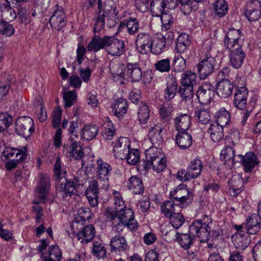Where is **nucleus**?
<instances>
[{
    "mask_svg": "<svg viewBox=\"0 0 261 261\" xmlns=\"http://www.w3.org/2000/svg\"><path fill=\"white\" fill-rule=\"evenodd\" d=\"M104 215L107 221L112 222L115 230L118 232L121 231L125 226L133 230L137 227V223L131 209H125L122 212L116 213L113 208L108 207L106 209Z\"/></svg>",
    "mask_w": 261,
    "mask_h": 261,
    "instance_id": "obj_1",
    "label": "nucleus"
},
{
    "mask_svg": "<svg viewBox=\"0 0 261 261\" xmlns=\"http://www.w3.org/2000/svg\"><path fill=\"white\" fill-rule=\"evenodd\" d=\"M145 156L146 160L139 165V168L141 170L147 171L152 167L154 171L159 173L166 167V159L160 149L156 147H152L146 150Z\"/></svg>",
    "mask_w": 261,
    "mask_h": 261,
    "instance_id": "obj_2",
    "label": "nucleus"
},
{
    "mask_svg": "<svg viewBox=\"0 0 261 261\" xmlns=\"http://www.w3.org/2000/svg\"><path fill=\"white\" fill-rule=\"evenodd\" d=\"M54 176L57 180L56 186L60 188V191L63 195L67 197L75 193V185L72 181L67 180L65 177L66 171L62 172L60 159L58 158L54 168Z\"/></svg>",
    "mask_w": 261,
    "mask_h": 261,
    "instance_id": "obj_3",
    "label": "nucleus"
},
{
    "mask_svg": "<svg viewBox=\"0 0 261 261\" xmlns=\"http://www.w3.org/2000/svg\"><path fill=\"white\" fill-rule=\"evenodd\" d=\"M164 4V0H152L150 7L154 16H161L162 31H167L173 25L174 18L171 14L163 13L166 8Z\"/></svg>",
    "mask_w": 261,
    "mask_h": 261,
    "instance_id": "obj_4",
    "label": "nucleus"
},
{
    "mask_svg": "<svg viewBox=\"0 0 261 261\" xmlns=\"http://www.w3.org/2000/svg\"><path fill=\"white\" fill-rule=\"evenodd\" d=\"M212 221L207 215H204L202 219L194 221L189 227V232L195 233L201 238V242L207 241L210 237Z\"/></svg>",
    "mask_w": 261,
    "mask_h": 261,
    "instance_id": "obj_5",
    "label": "nucleus"
},
{
    "mask_svg": "<svg viewBox=\"0 0 261 261\" xmlns=\"http://www.w3.org/2000/svg\"><path fill=\"white\" fill-rule=\"evenodd\" d=\"M202 168V161L199 159H195L190 162L186 170H179L176 177L184 181L195 178L200 174Z\"/></svg>",
    "mask_w": 261,
    "mask_h": 261,
    "instance_id": "obj_6",
    "label": "nucleus"
},
{
    "mask_svg": "<svg viewBox=\"0 0 261 261\" xmlns=\"http://www.w3.org/2000/svg\"><path fill=\"white\" fill-rule=\"evenodd\" d=\"M244 40L243 35L240 30L229 29L224 38V46L229 51L242 49Z\"/></svg>",
    "mask_w": 261,
    "mask_h": 261,
    "instance_id": "obj_7",
    "label": "nucleus"
},
{
    "mask_svg": "<svg viewBox=\"0 0 261 261\" xmlns=\"http://www.w3.org/2000/svg\"><path fill=\"white\" fill-rule=\"evenodd\" d=\"M49 23L51 27L59 31L67 23V18L62 7L56 5L50 12Z\"/></svg>",
    "mask_w": 261,
    "mask_h": 261,
    "instance_id": "obj_8",
    "label": "nucleus"
},
{
    "mask_svg": "<svg viewBox=\"0 0 261 261\" xmlns=\"http://www.w3.org/2000/svg\"><path fill=\"white\" fill-rule=\"evenodd\" d=\"M170 200L177 202L180 207L185 202H191L193 199V194L189 191L184 185L178 186L169 194Z\"/></svg>",
    "mask_w": 261,
    "mask_h": 261,
    "instance_id": "obj_9",
    "label": "nucleus"
},
{
    "mask_svg": "<svg viewBox=\"0 0 261 261\" xmlns=\"http://www.w3.org/2000/svg\"><path fill=\"white\" fill-rule=\"evenodd\" d=\"M15 131L24 138L30 137L34 131L33 120L28 116L19 117L16 121Z\"/></svg>",
    "mask_w": 261,
    "mask_h": 261,
    "instance_id": "obj_10",
    "label": "nucleus"
},
{
    "mask_svg": "<svg viewBox=\"0 0 261 261\" xmlns=\"http://www.w3.org/2000/svg\"><path fill=\"white\" fill-rule=\"evenodd\" d=\"M105 49L112 56H120L124 52V41L113 36H107Z\"/></svg>",
    "mask_w": 261,
    "mask_h": 261,
    "instance_id": "obj_11",
    "label": "nucleus"
},
{
    "mask_svg": "<svg viewBox=\"0 0 261 261\" xmlns=\"http://www.w3.org/2000/svg\"><path fill=\"white\" fill-rule=\"evenodd\" d=\"M39 178V182L36 187V191L38 194L37 195L38 200L33 201V203L35 204L45 202L47 197L46 194L50 187V178L47 174H40Z\"/></svg>",
    "mask_w": 261,
    "mask_h": 261,
    "instance_id": "obj_12",
    "label": "nucleus"
},
{
    "mask_svg": "<svg viewBox=\"0 0 261 261\" xmlns=\"http://www.w3.org/2000/svg\"><path fill=\"white\" fill-rule=\"evenodd\" d=\"M215 89L211 83H203L196 93L199 101L202 104L209 103L215 95Z\"/></svg>",
    "mask_w": 261,
    "mask_h": 261,
    "instance_id": "obj_13",
    "label": "nucleus"
},
{
    "mask_svg": "<svg viewBox=\"0 0 261 261\" xmlns=\"http://www.w3.org/2000/svg\"><path fill=\"white\" fill-rule=\"evenodd\" d=\"M216 60L213 57H207L197 65L198 72L201 79H204L210 75L214 70Z\"/></svg>",
    "mask_w": 261,
    "mask_h": 261,
    "instance_id": "obj_14",
    "label": "nucleus"
},
{
    "mask_svg": "<svg viewBox=\"0 0 261 261\" xmlns=\"http://www.w3.org/2000/svg\"><path fill=\"white\" fill-rule=\"evenodd\" d=\"M261 3L257 0L248 2L245 7L244 14L251 21H255L260 17Z\"/></svg>",
    "mask_w": 261,
    "mask_h": 261,
    "instance_id": "obj_15",
    "label": "nucleus"
},
{
    "mask_svg": "<svg viewBox=\"0 0 261 261\" xmlns=\"http://www.w3.org/2000/svg\"><path fill=\"white\" fill-rule=\"evenodd\" d=\"M151 35L147 32H140L136 37L135 45L139 53L146 54L149 50Z\"/></svg>",
    "mask_w": 261,
    "mask_h": 261,
    "instance_id": "obj_16",
    "label": "nucleus"
},
{
    "mask_svg": "<svg viewBox=\"0 0 261 261\" xmlns=\"http://www.w3.org/2000/svg\"><path fill=\"white\" fill-rule=\"evenodd\" d=\"M99 182L95 179L90 181L85 192V195L92 207H95L98 205Z\"/></svg>",
    "mask_w": 261,
    "mask_h": 261,
    "instance_id": "obj_17",
    "label": "nucleus"
},
{
    "mask_svg": "<svg viewBox=\"0 0 261 261\" xmlns=\"http://www.w3.org/2000/svg\"><path fill=\"white\" fill-rule=\"evenodd\" d=\"M130 144L127 138L120 137L115 143L113 147V152L116 158L123 160L128 151Z\"/></svg>",
    "mask_w": 261,
    "mask_h": 261,
    "instance_id": "obj_18",
    "label": "nucleus"
},
{
    "mask_svg": "<svg viewBox=\"0 0 261 261\" xmlns=\"http://www.w3.org/2000/svg\"><path fill=\"white\" fill-rule=\"evenodd\" d=\"M248 96V92L245 87L238 88L234 95V107L239 110H245L247 108Z\"/></svg>",
    "mask_w": 261,
    "mask_h": 261,
    "instance_id": "obj_19",
    "label": "nucleus"
},
{
    "mask_svg": "<svg viewBox=\"0 0 261 261\" xmlns=\"http://www.w3.org/2000/svg\"><path fill=\"white\" fill-rule=\"evenodd\" d=\"M97 5L99 11L98 12V17L96 18L93 32L94 34L98 33L99 35L103 34V28L105 27V20L107 12L105 10L104 6L102 5V0H97Z\"/></svg>",
    "mask_w": 261,
    "mask_h": 261,
    "instance_id": "obj_20",
    "label": "nucleus"
},
{
    "mask_svg": "<svg viewBox=\"0 0 261 261\" xmlns=\"http://www.w3.org/2000/svg\"><path fill=\"white\" fill-rule=\"evenodd\" d=\"M165 129L161 124H155L152 127L148 133L149 138L153 145H159L164 141L163 135Z\"/></svg>",
    "mask_w": 261,
    "mask_h": 261,
    "instance_id": "obj_21",
    "label": "nucleus"
},
{
    "mask_svg": "<svg viewBox=\"0 0 261 261\" xmlns=\"http://www.w3.org/2000/svg\"><path fill=\"white\" fill-rule=\"evenodd\" d=\"M244 181L240 174L233 175L228 181V192L231 196L236 197L241 192Z\"/></svg>",
    "mask_w": 261,
    "mask_h": 261,
    "instance_id": "obj_22",
    "label": "nucleus"
},
{
    "mask_svg": "<svg viewBox=\"0 0 261 261\" xmlns=\"http://www.w3.org/2000/svg\"><path fill=\"white\" fill-rule=\"evenodd\" d=\"M80 144V142L74 141L73 138L69 139V142L64 145V151L72 155L75 159L78 160L83 154Z\"/></svg>",
    "mask_w": 261,
    "mask_h": 261,
    "instance_id": "obj_23",
    "label": "nucleus"
},
{
    "mask_svg": "<svg viewBox=\"0 0 261 261\" xmlns=\"http://www.w3.org/2000/svg\"><path fill=\"white\" fill-rule=\"evenodd\" d=\"M175 129L178 132H187L191 124V118L188 114H181L174 119Z\"/></svg>",
    "mask_w": 261,
    "mask_h": 261,
    "instance_id": "obj_24",
    "label": "nucleus"
},
{
    "mask_svg": "<svg viewBox=\"0 0 261 261\" xmlns=\"http://www.w3.org/2000/svg\"><path fill=\"white\" fill-rule=\"evenodd\" d=\"M237 157L240 161L242 162V165L246 172H251L257 164L256 156L253 152L247 153L245 156L238 155Z\"/></svg>",
    "mask_w": 261,
    "mask_h": 261,
    "instance_id": "obj_25",
    "label": "nucleus"
},
{
    "mask_svg": "<svg viewBox=\"0 0 261 261\" xmlns=\"http://www.w3.org/2000/svg\"><path fill=\"white\" fill-rule=\"evenodd\" d=\"M97 180L108 183L109 174L112 168L107 163L103 162L100 159L97 160Z\"/></svg>",
    "mask_w": 261,
    "mask_h": 261,
    "instance_id": "obj_26",
    "label": "nucleus"
},
{
    "mask_svg": "<svg viewBox=\"0 0 261 261\" xmlns=\"http://www.w3.org/2000/svg\"><path fill=\"white\" fill-rule=\"evenodd\" d=\"M258 215L252 214L246 220L245 229L248 234H255L259 231L260 223Z\"/></svg>",
    "mask_w": 261,
    "mask_h": 261,
    "instance_id": "obj_27",
    "label": "nucleus"
},
{
    "mask_svg": "<svg viewBox=\"0 0 261 261\" xmlns=\"http://www.w3.org/2000/svg\"><path fill=\"white\" fill-rule=\"evenodd\" d=\"M233 85L229 80H222L217 85V93L221 98H226L232 94Z\"/></svg>",
    "mask_w": 261,
    "mask_h": 261,
    "instance_id": "obj_28",
    "label": "nucleus"
},
{
    "mask_svg": "<svg viewBox=\"0 0 261 261\" xmlns=\"http://www.w3.org/2000/svg\"><path fill=\"white\" fill-rule=\"evenodd\" d=\"M126 74L132 82H139L142 77V70L138 63H127Z\"/></svg>",
    "mask_w": 261,
    "mask_h": 261,
    "instance_id": "obj_29",
    "label": "nucleus"
},
{
    "mask_svg": "<svg viewBox=\"0 0 261 261\" xmlns=\"http://www.w3.org/2000/svg\"><path fill=\"white\" fill-rule=\"evenodd\" d=\"M95 228L92 225L85 226L76 234L77 239L82 244L88 243L95 237Z\"/></svg>",
    "mask_w": 261,
    "mask_h": 261,
    "instance_id": "obj_30",
    "label": "nucleus"
},
{
    "mask_svg": "<svg viewBox=\"0 0 261 261\" xmlns=\"http://www.w3.org/2000/svg\"><path fill=\"white\" fill-rule=\"evenodd\" d=\"M165 44L166 41L164 40L163 35H158L152 38L149 50L155 55L160 54L165 48Z\"/></svg>",
    "mask_w": 261,
    "mask_h": 261,
    "instance_id": "obj_31",
    "label": "nucleus"
},
{
    "mask_svg": "<svg viewBox=\"0 0 261 261\" xmlns=\"http://www.w3.org/2000/svg\"><path fill=\"white\" fill-rule=\"evenodd\" d=\"M107 39V36L100 38V35L94 34V37L88 45V50L96 52L102 48L105 49Z\"/></svg>",
    "mask_w": 261,
    "mask_h": 261,
    "instance_id": "obj_32",
    "label": "nucleus"
},
{
    "mask_svg": "<svg viewBox=\"0 0 261 261\" xmlns=\"http://www.w3.org/2000/svg\"><path fill=\"white\" fill-rule=\"evenodd\" d=\"M3 154L7 159L18 158L21 155L23 158H27V148L25 147L17 148L7 146L3 151Z\"/></svg>",
    "mask_w": 261,
    "mask_h": 261,
    "instance_id": "obj_33",
    "label": "nucleus"
},
{
    "mask_svg": "<svg viewBox=\"0 0 261 261\" xmlns=\"http://www.w3.org/2000/svg\"><path fill=\"white\" fill-rule=\"evenodd\" d=\"M111 250L115 252H123L128 249V245L124 237L116 235L111 240Z\"/></svg>",
    "mask_w": 261,
    "mask_h": 261,
    "instance_id": "obj_34",
    "label": "nucleus"
},
{
    "mask_svg": "<svg viewBox=\"0 0 261 261\" xmlns=\"http://www.w3.org/2000/svg\"><path fill=\"white\" fill-rule=\"evenodd\" d=\"M128 188L135 194H142L144 191L142 179L137 176H132L129 178Z\"/></svg>",
    "mask_w": 261,
    "mask_h": 261,
    "instance_id": "obj_35",
    "label": "nucleus"
},
{
    "mask_svg": "<svg viewBox=\"0 0 261 261\" xmlns=\"http://www.w3.org/2000/svg\"><path fill=\"white\" fill-rule=\"evenodd\" d=\"M195 118L200 124H206L211 120L210 111L203 107L200 106L195 109Z\"/></svg>",
    "mask_w": 261,
    "mask_h": 261,
    "instance_id": "obj_36",
    "label": "nucleus"
},
{
    "mask_svg": "<svg viewBox=\"0 0 261 261\" xmlns=\"http://www.w3.org/2000/svg\"><path fill=\"white\" fill-rule=\"evenodd\" d=\"M175 140L178 146L181 149H186L192 145V137L187 132H178Z\"/></svg>",
    "mask_w": 261,
    "mask_h": 261,
    "instance_id": "obj_37",
    "label": "nucleus"
},
{
    "mask_svg": "<svg viewBox=\"0 0 261 261\" xmlns=\"http://www.w3.org/2000/svg\"><path fill=\"white\" fill-rule=\"evenodd\" d=\"M112 112L117 117H122L127 112V101L123 98L116 100L112 105Z\"/></svg>",
    "mask_w": 261,
    "mask_h": 261,
    "instance_id": "obj_38",
    "label": "nucleus"
},
{
    "mask_svg": "<svg viewBox=\"0 0 261 261\" xmlns=\"http://www.w3.org/2000/svg\"><path fill=\"white\" fill-rule=\"evenodd\" d=\"M230 51V61L231 65L235 68H240L246 56L245 52L242 48Z\"/></svg>",
    "mask_w": 261,
    "mask_h": 261,
    "instance_id": "obj_39",
    "label": "nucleus"
},
{
    "mask_svg": "<svg viewBox=\"0 0 261 261\" xmlns=\"http://www.w3.org/2000/svg\"><path fill=\"white\" fill-rule=\"evenodd\" d=\"M179 233L176 234V241L184 249H188L192 245L195 240V233Z\"/></svg>",
    "mask_w": 261,
    "mask_h": 261,
    "instance_id": "obj_40",
    "label": "nucleus"
},
{
    "mask_svg": "<svg viewBox=\"0 0 261 261\" xmlns=\"http://www.w3.org/2000/svg\"><path fill=\"white\" fill-rule=\"evenodd\" d=\"M211 139L215 142L220 141L224 137L223 127L215 123L211 124L208 129Z\"/></svg>",
    "mask_w": 261,
    "mask_h": 261,
    "instance_id": "obj_41",
    "label": "nucleus"
},
{
    "mask_svg": "<svg viewBox=\"0 0 261 261\" xmlns=\"http://www.w3.org/2000/svg\"><path fill=\"white\" fill-rule=\"evenodd\" d=\"M191 44L189 36L186 33L180 34L176 41L175 49L178 53L184 52Z\"/></svg>",
    "mask_w": 261,
    "mask_h": 261,
    "instance_id": "obj_42",
    "label": "nucleus"
},
{
    "mask_svg": "<svg viewBox=\"0 0 261 261\" xmlns=\"http://www.w3.org/2000/svg\"><path fill=\"white\" fill-rule=\"evenodd\" d=\"M177 90V83L175 79L172 78L167 82V87L165 90L164 97L167 101H170L173 98Z\"/></svg>",
    "mask_w": 261,
    "mask_h": 261,
    "instance_id": "obj_43",
    "label": "nucleus"
},
{
    "mask_svg": "<svg viewBox=\"0 0 261 261\" xmlns=\"http://www.w3.org/2000/svg\"><path fill=\"white\" fill-rule=\"evenodd\" d=\"M215 117L216 120L215 124L223 127L229 123L230 120L229 113L224 108H222L218 111L215 113Z\"/></svg>",
    "mask_w": 261,
    "mask_h": 261,
    "instance_id": "obj_44",
    "label": "nucleus"
},
{
    "mask_svg": "<svg viewBox=\"0 0 261 261\" xmlns=\"http://www.w3.org/2000/svg\"><path fill=\"white\" fill-rule=\"evenodd\" d=\"M175 202L173 200H167L161 205V212L165 217H168L176 213V208L180 207L179 204Z\"/></svg>",
    "mask_w": 261,
    "mask_h": 261,
    "instance_id": "obj_45",
    "label": "nucleus"
},
{
    "mask_svg": "<svg viewBox=\"0 0 261 261\" xmlns=\"http://www.w3.org/2000/svg\"><path fill=\"white\" fill-rule=\"evenodd\" d=\"M98 127L95 125H85L82 130L81 138L89 141L93 139L97 135Z\"/></svg>",
    "mask_w": 261,
    "mask_h": 261,
    "instance_id": "obj_46",
    "label": "nucleus"
},
{
    "mask_svg": "<svg viewBox=\"0 0 261 261\" xmlns=\"http://www.w3.org/2000/svg\"><path fill=\"white\" fill-rule=\"evenodd\" d=\"M103 131L102 135L106 140H111L115 133V129L111 121L108 118L101 125Z\"/></svg>",
    "mask_w": 261,
    "mask_h": 261,
    "instance_id": "obj_47",
    "label": "nucleus"
},
{
    "mask_svg": "<svg viewBox=\"0 0 261 261\" xmlns=\"http://www.w3.org/2000/svg\"><path fill=\"white\" fill-rule=\"evenodd\" d=\"M197 76L195 73L191 71H186L181 76V83L186 86H190L194 88L196 85Z\"/></svg>",
    "mask_w": 261,
    "mask_h": 261,
    "instance_id": "obj_48",
    "label": "nucleus"
},
{
    "mask_svg": "<svg viewBox=\"0 0 261 261\" xmlns=\"http://www.w3.org/2000/svg\"><path fill=\"white\" fill-rule=\"evenodd\" d=\"M232 238L236 248L240 250L245 249L248 245V236L242 231L236 233Z\"/></svg>",
    "mask_w": 261,
    "mask_h": 261,
    "instance_id": "obj_49",
    "label": "nucleus"
},
{
    "mask_svg": "<svg viewBox=\"0 0 261 261\" xmlns=\"http://www.w3.org/2000/svg\"><path fill=\"white\" fill-rule=\"evenodd\" d=\"M220 158L222 160L230 161L232 165L234 164L237 162H239L238 160H236V159L238 158V157L235 156L234 150L232 147L229 146H226L222 149L220 154Z\"/></svg>",
    "mask_w": 261,
    "mask_h": 261,
    "instance_id": "obj_50",
    "label": "nucleus"
},
{
    "mask_svg": "<svg viewBox=\"0 0 261 261\" xmlns=\"http://www.w3.org/2000/svg\"><path fill=\"white\" fill-rule=\"evenodd\" d=\"M0 11L2 17L8 21H12L16 18L15 11L9 5L2 4L0 5Z\"/></svg>",
    "mask_w": 261,
    "mask_h": 261,
    "instance_id": "obj_51",
    "label": "nucleus"
},
{
    "mask_svg": "<svg viewBox=\"0 0 261 261\" xmlns=\"http://www.w3.org/2000/svg\"><path fill=\"white\" fill-rule=\"evenodd\" d=\"M124 24L126 25L127 32L129 35H135L139 30V21L134 17H129L124 21Z\"/></svg>",
    "mask_w": 261,
    "mask_h": 261,
    "instance_id": "obj_52",
    "label": "nucleus"
},
{
    "mask_svg": "<svg viewBox=\"0 0 261 261\" xmlns=\"http://www.w3.org/2000/svg\"><path fill=\"white\" fill-rule=\"evenodd\" d=\"M178 93H179L182 100L184 101L190 100L194 96L193 88L190 86H186L182 85L179 87Z\"/></svg>",
    "mask_w": 261,
    "mask_h": 261,
    "instance_id": "obj_53",
    "label": "nucleus"
},
{
    "mask_svg": "<svg viewBox=\"0 0 261 261\" xmlns=\"http://www.w3.org/2000/svg\"><path fill=\"white\" fill-rule=\"evenodd\" d=\"M138 119L141 123H146L149 117L150 111L145 103L141 102L138 113Z\"/></svg>",
    "mask_w": 261,
    "mask_h": 261,
    "instance_id": "obj_54",
    "label": "nucleus"
},
{
    "mask_svg": "<svg viewBox=\"0 0 261 261\" xmlns=\"http://www.w3.org/2000/svg\"><path fill=\"white\" fill-rule=\"evenodd\" d=\"M63 94L65 108L71 107L76 101L77 95L75 90L66 91L64 90Z\"/></svg>",
    "mask_w": 261,
    "mask_h": 261,
    "instance_id": "obj_55",
    "label": "nucleus"
},
{
    "mask_svg": "<svg viewBox=\"0 0 261 261\" xmlns=\"http://www.w3.org/2000/svg\"><path fill=\"white\" fill-rule=\"evenodd\" d=\"M216 15L218 17L224 16L227 13V5L224 0H217L214 5Z\"/></svg>",
    "mask_w": 261,
    "mask_h": 261,
    "instance_id": "obj_56",
    "label": "nucleus"
},
{
    "mask_svg": "<svg viewBox=\"0 0 261 261\" xmlns=\"http://www.w3.org/2000/svg\"><path fill=\"white\" fill-rule=\"evenodd\" d=\"M168 217L170 223L175 229L179 228L185 221L182 215L178 212H176Z\"/></svg>",
    "mask_w": 261,
    "mask_h": 261,
    "instance_id": "obj_57",
    "label": "nucleus"
},
{
    "mask_svg": "<svg viewBox=\"0 0 261 261\" xmlns=\"http://www.w3.org/2000/svg\"><path fill=\"white\" fill-rule=\"evenodd\" d=\"M170 62L169 58L159 60L154 65L155 69L160 72H168L171 69Z\"/></svg>",
    "mask_w": 261,
    "mask_h": 261,
    "instance_id": "obj_58",
    "label": "nucleus"
},
{
    "mask_svg": "<svg viewBox=\"0 0 261 261\" xmlns=\"http://www.w3.org/2000/svg\"><path fill=\"white\" fill-rule=\"evenodd\" d=\"M15 32L14 27L4 20H0V33L8 37L12 36Z\"/></svg>",
    "mask_w": 261,
    "mask_h": 261,
    "instance_id": "obj_59",
    "label": "nucleus"
},
{
    "mask_svg": "<svg viewBox=\"0 0 261 261\" xmlns=\"http://www.w3.org/2000/svg\"><path fill=\"white\" fill-rule=\"evenodd\" d=\"M12 117L7 113L0 114V132H4L11 124Z\"/></svg>",
    "mask_w": 261,
    "mask_h": 261,
    "instance_id": "obj_60",
    "label": "nucleus"
},
{
    "mask_svg": "<svg viewBox=\"0 0 261 261\" xmlns=\"http://www.w3.org/2000/svg\"><path fill=\"white\" fill-rule=\"evenodd\" d=\"M140 158V152L138 149H129L125 155L124 159L130 165H135L139 161Z\"/></svg>",
    "mask_w": 261,
    "mask_h": 261,
    "instance_id": "obj_61",
    "label": "nucleus"
},
{
    "mask_svg": "<svg viewBox=\"0 0 261 261\" xmlns=\"http://www.w3.org/2000/svg\"><path fill=\"white\" fill-rule=\"evenodd\" d=\"M93 253L98 258H104L106 256V251L104 246L99 242H94L92 248Z\"/></svg>",
    "mask_w": 261,
    "mask_h": 261,
    "instance_id": "obj_62",
    "label": "nucleus"
},
{
    "mask_svg": "<svg viewBox=\"0 0 261 261\" xmlns=\"http://www.w3.org/2000/svg\"><path fill=\"white\" fill-rule=\"evenodd\" d=\"M172 107L168 103H164L160 109V114L162 119L169 121L171 118Z\"/></svg>",
    "mask_w": 261,
    "mask_h": 261,
    "instance_id": "obj_63",
    "label": "nucleus"
},
{
    "mask_svg": "<svg viewBox=\"0 0 261 261\" xmlns=\"http://www.w3.org/2000/svg\"><path fill=\"white\" fill-rule=\"evenodd\" d=\"M48 257L55 259L56 261H60L62 254L59 247L57 245H51L49 247L48 252Z\"/></svg>",
    "mask_w": 261,
    "mask_h": 261,
    "instance_id": "obj_64",
    "label": "nucleus"
}]
</instances>
